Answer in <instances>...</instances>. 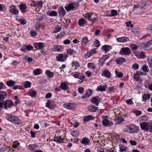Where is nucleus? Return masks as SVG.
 <instances>
[{
  "label": "nucleus",
  "instance_id": "nucleus-23",
  "mask_svg": "<svg viewBox=\"0 0 152 152\" xmlns=\"http://www.w3.org/2000/svg\"><path fill=\"white\" fill-rule=\"evenodd\" d=\"M103 73L104 76L107 78H110L111 76V74L107 69L104 71Z\"/></svg>",
  "mask_w": 152,
  "mask_h": 152
},
{
  "label": "nucleus",
  "instance_id": "nucleus-15",
  "mask_svg": "<svg viewBox=\"0 0 152 152\" xmlns=\"http://www.w3.org/2000/svg\"><path fill=\"white\" fill-rule=\"evenodd\" d=\"M19 8L22 13H24L26 12V10L27 7L25 4H20L19 5Z\"/></svg>",
  "mask_w": 152,
  "mask_h": 152
},
{
  "label": "nucleus",
  "instance_id": "nucleus-57",
  "mask_svg": "<svg viewBox=\"0 0 152 152\" xmlns=\"http://www.w3.org/2000/svg\"><path fill=\"white\" fill-rule=\"evenodd\" d=\"M35 28L37 30L39 31L40 28V23H37L35 25Z\"/></svg>",
  "mask_w": 152,
  "mask_h": 152
},
{
  "label": "nucleus",
  "instance_id": "nucleus-59",
  "mask_svg": "<svg viewBox=\"0 0 152 152\" xmlns=\"http://www.w3.org/2000/svg\"><path fill=\"white\" fill-rule=\"evenodd\" d=\"M37 45L39 48V49H42L44 47V45L43 43L40 42L37 43Z\"/></svg>",
  "mask_w": 152,
  "mask_h": 152
},
{
  "label": "nucleus",
  "instance_id": "nucleus-19",
  "mask_svg": "<svg viewBox=\"0 0 152 152\" xmlns=\"http://www.w3.org/2000/svg\"><path fill=\"white\" fill-rule=\"evenodd\" d=\"M126 61V59L122 57L119 58L115 60L116 63L119 64H120L123 62H125Z\"/></svg>",
  "mask_w": 152,
  "mask_h": 152
},
{
  "label": "nucleus",
  "instance_id": "nucleus-61",
  "mask_svg": "<svg viewBox=\"0 0 152 152\" xmlns=\"http://www.w3.org/2000/svg\"><path fill=\"white\" fill-rule=\"evenodd\" d=\"M126 102L128 104L131 105L132 104H133V102H132V101L131 99L126 100Z\"/></svg>",
  "mask_w": 152,
  "mask_h": 152
},
{
  "label": "nucleus",
  "instance_id": "nucleus-26",
  "mask_svg": "<svg viewBox=\"0 0 152 152\" xmlns=\"http://www.w3.org/2000/svg\"><path fill=\"white\" fill-rule=\"evenodd\" d=\"M94 119V117L93 115H88L84 117L83 120L87 122L91 120H93Z\"/></svg>",
  "mask_w": 152,
  "mask_h": 152
},
{
  "label": "nucleus",
  "instance_id": "nucleus-16",
  "mask_svg": "<svg viewBox=\"0 0 152 152\" xmlns=\"http://www.w3.org/2000/svg\"><path fill=\"white\" fill-rule=\"evenodd\" d=\"M10 8L11 9L10 10V11L11 12L13 13L15 15H17L18 13V10H16L15 6L12 5Z\"/></svg>",
  "mask_w": 152,
  "mask_h": 152
},
{
  "label": "nucleus",
  "instance_id": "nucleus-45",
  "mask_svg": "<svg viewBox=\"0 0 152 152\" xmlns=\"http://www.w3.org/2000/svg\"><path fill=\"white\" fill-rule=\"evenodd\" d=\"M126 148L122 145H120V149L121 152H126Z\"/></svg>",
  "mask_w": 152,
  "mask_h": 152
},
{
  "label": "nucleus",
  "instance_id": "nucleus-30",
  "mask_svg": "<svg viewBox=\"0 0 152 152\" xmlns=\"http://www.w3.org/2000/svg\"><path fill=\"white\" fill-rule=\"evenodd\" d=\"M78 23L79 25L80 26H82L85 24H86V20L85 19L82 18L78 20Z\"/></svg>",
  "mask_w": 152,
  "mask_h": 152
},
{
  "label": "nucleus",
  "instance_id": "nucleus-62",
  "mask_svg": "<svg viewBox=\"0 0 152 152\" xmlns=\"http://www.w3.org/2000/svg\"><path fill=\"white\" fill-rule=\"evenodd\" d=\"M30 6L32 7H37V2L33 1L30 3Z\"/></svg>",
  "mask_w": 152,
  "mask_h": 152
},
{
  "label": "nucleus",
  "instance_id": "nucleus-51",
  "mask_svg": "<svg viewBox=\"0 0 152 152\" xmlns=\"http://www.w3.org/2000/svg\"><path fill=\"white\" fill-rule=\"evenodd\" d=\"M115 90H116V89H115L113 87H109L108 88V93H112V92H114Z\"/></svg>",
  "mask_w": 152,
  "mask_h": 152
},
{
  "label": "nucleus",
  "instance_id": "nucleus-12",
  "mask_svg": "<svg viewBox=\"0 0 152 152\" xmlns=\"http://www.w3.org/2000/svg\"><path fill=\"white\" fill-rule=\"evenodd\" d=\"M144 49L148 50L152 48V40L148 42L144 46Z\"/></svg>",
  "mask_w": 152,
  "mask_h": 152
},
{
  "label": "nucleus",
  "instance_id": "nucleus-32",
  "mask_svg": "<svg viewBox=\"0 0 152 152\" xmlns=\"http://www.w3.org/2000/svg\"><path fill=\"white\" fill-rule=\"evenodd\" d=\"M92 103L96 105L99 104V99L98 97H93L91 100Z\"/></svg>",
  "mask_w": 152,
  "mask_h": 152
},
{
  "label": "nucleus",
  "instance_id": "nucleus-52",
  "mask_svg": "<svg viewBox=\"0 0 152 152\" xmlns=\"http://www.w3.org/2000/svg\"><path fill=\"white\" fill-rule=\"evenodd\" d=\"M147 1H143L142 0L140 2L141 7L143 8L147 4Z\"/></svg>",
  "mask_w": 152,
  "mask_h": 152
},
{
  "label": "nucleus",
  "instance_id": "nucleus-20",
  "mask_svg": "<svg viewBox=\"0 0 152 152\" xmlns=\"http://www.w3.org/2000/svg\"><path fill=\"white\" fill-rule=\"evenodd\" d=\"M111 49L110 46L109 45H104L102 48V50L106 52H107L109 51Z\"/></svg>",
  "mask_w": 152,
  "mask_h": 152
},
{
  "label": "nucleus",
  "instance_id": "nucleus-7",
  "mask_svg": "<svg viewBox=\"0 0 152 152\" xmlns=\"http://www.w3.org/2000/svg\"><path fill=\"white\" fill-rule=\"evenodd\" d=\"M64 107L67 109L72 110L75 107V104L72 103H66L64 104Z\"/></svg>",
  "mask_w": 152,
  "mask_h": 152
},
{
  "label": "nucleus",
  "instance_id": "nucleus-5",
  "mask_svg": "<svg viewBox=\"0 0 152 152\" xmlns=\"http://www.w3.org/2000/svg\"><path fill=\"white\" fill-rule=\"evenodd\" d=\"M140 126L141 129L145 131H147L149 130L150 126L149 124L146 122H144L141 123Z\"/></svg>",
  "mask_w": 152,
  "mask_h": 152
},
{
  "label": "nucleus",
  "instance_id": "nucleus-40",
  "mask_svg": "<svg viewBox=\"0 0 152 152\" xmlns=\"http://www.w3.org/2000/svg\"><path fill=\"white\" fill-rule=\"evenodd\" d=\"M148 63L149 66L152 67V56H149L148 58Z\"/></svg>",
  "mask_w": 152,
  "mask_h": 152
},
{
  "label": "nucleus",
  "instance_id": "nucleus-18",
  "mask_svg": "<svg viewBox=\"0 0 152 152\" xmlns=\"http://www.w3.org/2000/svg\"><path fill=\"white\" fill-rule=\"evenodd\" d=\"M107 85H104L103 86L100 85L96 89L97 91H104L106 90Z\"/></svg>",
  "mask_w": 152,
  "mask_h": 152
},
{
  "label": "nucleus",
  "instance_id": "nucleus-33",
  "mask_svg": "<svg viewBox=\"0 0 152 152\" xmlns=\"http://www.w3.org/2000/svg\"><path fill=\"white\" fill-rule=\"evenodd\" d=\"M108 58V57L107 55L104 56L100 58L99 60L100 63L102 64L105 63V61Z\"/></svg>",
  "mask_w": 152,
  "mask_h": 152
},
{
  "label": "nucleus",
  "instance_id": "nucleus-9",
  "mask_svg": "<svg viewBox=\"0 0 152 152\" xmlns=\"http://www.w3.org/2000/svg\"><path fill=\"white\" fill-rule=\"evenodd\" d=\"M13 102L11 100H8L4 102V107L7 109L8 108H10L13 106Z\"/></svg>",
  "mask_w": 152,
  "mask_h": 152
},
{
  "label": "nucleus",
  "instance_id": "nucleus-17",
  "mask_svg": "<svg viewBox=\"0 0 152 152\" xmlns=\"http://www.w3.org/2000/svg\"><path fill=\"white\" fill-rule=\"evenodd\" d=\"M96 51L94 50H92L87 52L84 56L86 58L89 57L92 55L96 53Z\"/></svg>",
  "mask_w": 152,
  "mask_h": 152
},
{
  "label": "nucleus",
  "instance_id": "nucleus-54",
  "mask_svg": "<svg viewBox=\"0 0 152 152\" xmlns=\"http://www.w3.org/2000/svg\"><path fill=\"white\" fill-rule=\"evenodd\" d=\"M92 15V13L90 14L89 13H87L86 14H85V17L88 18V19L90 20L91 18V16Z\"/></svg>",
  "mask_w": 152,
  "mask_h": 152
},
{
  "label": "nucleus",
  "instance_id": "nucleus-38",
  "mask_svg": "<svg viewBox=\"0 0 152 152\" xmlns=\"http://www.w3.org/2000/svg\"><path fill=\"white\" fill-rule=\"evenodd\" d=\"M71 134L74 137H77L79 136V132L78 131H73L71 132Z\"/></svg>",
  "mask_w": 152,
  "mask_h": 152
},
{
  "label": "nucleus",
  "instance_id": "nucleus-53",
  "mask_svg": "<svg viewBox=\"0 0 152 152\" xmlns=\"http://www.w3.org/2000/svg\"><path fill=\"white\" fill-rule=\"evenodd\" d=\"M25 60H27L29 62H31L32 61V59L30 57H28L27 56H25L24 57Z\"/></svg>",
  "mask_w": 152,
  "mask_h": 152
},
{
  "label": "nucleus",
  "instance_id": "nucleus-60",
  "mask_svg": "<svg viewBox=\"0 0 152 152\" xmlns=\"http://www.w3.org/2000/svg\"><path fill=\"white\" fill-rule=\"evenodd\" d=\"M64 34L65 33L64 32H61L56 36V37L57 38H59L64 36Z\"/></svg>",
  "mask_w": 152,
  "mask_h": 152
},
{
  "label": "nucleus",
  "instance_id": "nucleus-11",
  "mask_svg": "<svg viewBox=\"0 0 152 152\" xmlns=\"http://www.w3.org/2000/svg\"><path fill=\"white\" fill-rule=\"evenodd\" d=\"M116 40L118 42H127L129 40V39L127 37H123L117 38Z\"/></svg>",
  "mask_w": 152,
  "mask_h": 152
},
{
  "label": "nucleus",
  "instance_id": "nucleus-3",
  "mask_svg": "<svg viewBox=\"0 0 152 152\" xmlns=\"http://www.w3.org/2000/svg\"><path fill=\"white\" fill-rule=\"evenodd\" d=\"M131 53V50L128 47L122 48L119 52V54L122 55H129Z\"/></svg>",
  "mask_w": 152,
  "mask_h": 152
},
{
  "label": "nucleus",
  "instance_id": "nucleus-56",
  "mask_svg": "<svg viewBox=\"0 0 152 152\" xmlns=\"http://www.w3.org/2000/svg\"><path fill=\"white\" fill-rule=\"evenodd\" d=\"M139 67V65L136 63L134 64L132 66V68L135 70H137Z\"/></svg>",
  "mask_w": 152,
  "mask_h": 152
},
{
  "label": "nucleus",
  "instance_id": "nucleus-44",
  "mask_svg": "<svg viewBox=\"0 0 152 152\" xmlns=\"http://www.w3.org/2000/svg\"><path fill=\"white\" fill-rule=\"evenodd\" d=\"M12 147L16 148L18 147L20 145V143L17 141H15L13 142Z\"/></svg>",
  "mask_w": 152,
  "mask_h": 152
},
{
  "label": "nucleus",
  "instance_id": "nucleus-22",
  "mask_svg": "<svg viewBox=\"0 0 152 152\" xmlns=\"http://www.w3.org/2000/svg\"><path fill=\"white\" fill-rule=\"evenodd\" d=\"M59 87L60 88L64 90H67L68 88V87L65 82H63L61 83Z\"/></svg>",
  "mask_w": 152,
  "mask_h": 152
},
{
  "label": "nucleus",
  "instance_id": "nucleus-37",
  "mask_svg": "<svg viewBox=\"0 0 152 152\" xmlns=\"http://www.w3.org/2000/svg\"><path fill=\"white\" fill-rule=\"evenodd\" d=\"M53 49L55 51H60L62 49V47L60 45H55L53 48Z\"/></svg>",
  "mask_w": 152,
  "mask_h": 152
},
{
  "label": "nucleus",
  "instance_id": "nucleus-39",
  "mask_svg": "<svg viewBox=\"0 0 152 152\" xmlns=\"http://www.w3.org/2000/svg\"><path fill=\"white\" fill-rule=\"evenodd\" d=\"M15 82L12 80H8L6 82V84L9 86H11L15 84Z\"/></svg>",
  "mask_w": 152,
  "mask_h": 152
},
{
  "label": "nucleus",
  "instance_id": "nucleus-29",
  "mask_svg": "<svg viewBox=\"0 0 152 152\" xmlns=\"http://www.w3.org/2000/svg\"><path fill=\"white\" fill-rule=\"evenodd\" d=\"M65 7L67 11H68L70 10H73L74 8V7L73 4L69 3L67 6H65Z\"/></svg>",
  "mask_w": 152,
  "mask_h": 152
},
{
  "label": "nucleus",
  "instance_id": "nucleus-63",
  "mask_svg": "<svg viewBox=\"0 0 152 152\" xmlns=\"http://www.w3.org/2000/svg\"><path fill=\"white\" fill-rule=\"evenodd\" d=\"M117 15V11L115 10H112L111 15L112 16H115Z\"/></svg>",
  "mask_w": 152,
  "mask_h": 152
},
{
  "label": "nucleus",
  "instance_id": "nucleus-34",
  "mask_svg": "<svg viewBox=\"0 0 152 152\" xmlns=\"http://www.w3.org/2000/svg\"><path fill=\"white\" fill-rule=\"evenodd\" d=\"M42 73V69H37L33 70V73L35 75H38Z\"/></svg>",
  "mask_w": 152,
  "mask_h": 152
},
{
  "label": "nucleus",
  "instance_id": "nucleus-14",
  "mask_svg": "<svg viewBox=\"0 0 152 152\" xmlns=\"http://www.w3.org/2000/svg\"><path fill=\"white\" fill-rule=\"evenodd\" d=\"M88 109L90 112H94L96 111L97 107L94 105H91L88 107Z\"/></svg>",
  "mask_w": 152,
  "mask_h": 152
},
{
  "label": "nucleus",
  "instance_id": "nucleus-36",
  "mask_svg": "<svg viewBox=\"0 0 152 152\" xmlns=\"http://www.w3.org/2000/svg\"><path fill=\"white\" fill-rule=\"evenodd\" d=\"M37 147V145L35 144H30L28 146V148L31 151L34 150Z\"/></svg>",
  "mask_w": 152,
  "mask_h": 152
},
{
  "label": "nucleus",
  "instance_id": "nucleus-10",
  "mask_svg": "<svg viewBox=\"0 0 152 152\" xmlns=\"http://www.w3.org/2000/svg\"><path fill=\"white\" fill-rule=\"evenodd\" d=\"M58 11L59 15L61 16H64L66 14V11L63 7H60L58 9Z\"/></svg>",
  "mask_w": 152,
  "mask_h": 152
},
{
  "label": "nucleus",
  "instance_id": "nucleus-2",
  "mask_svg": "<svg viewBox=\"0 0 152 152\" xmlns=\"http://www.w3.org/2000/svg\"><path fill=\"white\" fill-rule=\"evenodd\" d=\"M126 131L131 133H136L138 132L139 128L137 126L132 124L127 126L126 128Z\"/></svg>",
  "mask_w": 152,
  "mask_h": 152
},
{
  "label": "nucleus",
  "instance_id": "nucleus-43",
  "mask_svg": "<svg viewBox=\"0 0 152 152\" xmlns=\"http://www.w3.org/2000/svg\"><path fill=\"white\" fill-rule=\"evenodd\" d=\"M46 75L49 77H52L53 76V73L50 72V71L49 70H48L46 71Z\"/></svg>",
  "mask_w": 152,
  "mask_h": 152
},
{
  "label": "nucleus",
  "instance_id": "nucleus-41",
  "mask_svg": "<svg viewBox=\"0 0 152 152\" xmlns=\"http://www.w3.org/2000/svg\"><path fill=\"white\" fill-rule=\"evenodd\" d=\"M67 54L71 55L75 53L76 52L73 49L71 48H68L67 50Z\"/></svg>",
  "mask_w": 152,
  "mask_h": 152
},
{
  "label": "nucleus",
  "instance_id": "nucleus-46",
  "mask_svg": "<svg viewBox=\"0 0 152 152\" xmlns=\"http://www.w3.org/2000/svg\"><path fill=\"white\" fill-rule=\"evenodd\" d=\"M31 83L29 81H26L24 84V87L25 88H30L31 86Z\"/></svg>",
  "mask_w": 152,
  "mask_h": 152
},
{
  "label": "nucleus",
  "instance_id": "nucleus-24",
  "mask_svg": "<svg viewBox=\"0 0 152 152\" xmlns=\"http://www.w3.org/2000/svg\"><path fill=\"white\" fill-rule=\"evenodd\" d=\"M72 66L74 69H77L80 66V64L78 62L73 61L72 63Z\"/></svg>",
  "mask_w": 152,
  "mask_h": 152
},
{
  "label": "nucleus",
  "instance_id": "nucleus-35",
  "mask_svg": "<svg viewBox=\"0 0 152 152\" xmlns=\"http://www.w3.org/2000/svg\"><path fill=\"white\" fill-rule=\"evenodd\" d=\"M28 95L31 97H34L36 94V91L34 90H30L28 92Z\"/></svg>",
  "mask_w": 152,
  "mask_h": 152
},
{
  "label": "nucleus",
  "instance_id": "nucleus-48",
  "mask_svg": "<svg viewBox=\"0 0 152 152\" xmlns=\"http://www.w3.org/2000/svg\"><path fill=\"white\" fill-rule=\"evenodd\" d=\"M88 67L90 69H94L95 68L94 64L92 63H89L88 64Z\"/></svg>",
  "mask_w": 152,
  "mask_h": 152
},
{
  "label": "nucleus",
  "instance_id": "nucleus-49",
  "mask_svg": "<svg viewBox=\"0 0 152 152\" xmlns=\"http://www.w3.org/2000/svg\"><path fill=\"white\" fill-rule=\"evenodd\" d=\"M57 15V12L56 11H52L49 14V15L51 16H56Z\"/></svg>",
  "mask_w": 152,
  "mask_h": 152
},
{
  "label": "nucleus",
  "instance_id": "nucleus-25",
  "mask_svg": "<svg viewBox=\"0 0 152 152\" xmlns=\"http://www.w3.org/2000/svg\"><path fill=\"white\" fill-rule=\"evenodd\" d=\"M72 75L73 76L75 77V78H78L80 79L83 80L84 79V76H82L81 77L79 75V73L78 72H75L72 73Z\"/></svg>",
  "mask_w": 152,
  "mask_h": 152
},
{
  "label": "nucleus",
  "instance_id": "nucleus-13",
  "mask_svg": "<svg viewBox=\"0 0 152 152\" xmlns=\"http://www.w3.org/2000/svg\"><path fill=\"white\" fill-rule=\"evenodd\" d=\"M90 142V140L86 137H84L83 138L81 143L85 145H89Z\"/></svg>",
  "mask_w": 152,
  "mask_h": 152
},
{
  "label": "nucleus",
  "instance_id": "nucleus-8",
  "mask_svg": "<svg viewBox=\"0 0 152 152\" xmlns=\"http://www.w3.org/2000/svg\"><path fill=\"white\" fill-rule=\"evenodd\" d=\"M102 124L104 126H112L113 124V123L111 121H109L106 119H104L102 121Z\"/></svg>",
  "mask_w": 152,
  "mask_h": 152
},
{
  "label": "nucleus",
  "instance_id": "nucleus-28",
  "mask_svg": "<svg viewBox=\"0 0 152 152\" xmlns=\"http://www.w3.org/2000/svg\"><path fill=\"white\" fill-rule=\"evenodd\" d=\"M54 141L58 143H61L63 142V140L61 136H58L54 137Z\"/></svg>",
  "mask_w": 152,
  "mask_h": 152
},
{
  "label": "nucleus",
  "instance_id": "nucleus-21",
  "mask_svg": "<svg viewBox=\"0 0 152 152\" xmlns=\"http://www.w3.org/2000/svg\"><path fill=\"white\" fill-rule=\"evenodd\" d=\"M7 96L6 93L4 91H0V100L4 99Z\"/></svg>",
  "mask_w": 152,
  "mask_h": 152
},
{
  "label": "nucleus",
  "instance_id": "nucleus-50",
  "mask_svg": "<svg viewBox=\"0 0 152 152\" xmlns=\"http://www.w3.org/2000/svg\"><path fill=\"white\" fill-rule=\"evenodd\" d=\"M142 70L144 72H147L149 71V69L148 66L146 65H145L143 66L142 67Z\"/></svg>",
  "mask_w": 152,
  "mask_h": 152
},
{
  "label": "nucleus",
  "instance_id": "nucleus-1",
  "mask_svg": "<svg viewBox=\"0 0 152 152\" xmlns=\"http://www.w3.org/2000/svg\"><path fill=\"white\" fill-rule=\"evenodd\" d=\"M6 119L15 124L19 125L21 123L20 120L16 116L12 115H8L6 116Z\"/></svg>",
  "mask_w": 152,
  "mask_h": 152
},
{
  "label": "nucleus",
  "instance_id": "nucleus-6",
  "mask_svg": "<svg viewBox=\"0 0 152 152\" xmlns=\"http://www.w3.org/2000/svg\"><path fill=\"white\" fill-rule=\"evenodd\" d=\"M56 106V104L52 101L48 100L46 104V106L50 109L54 108Z\"/></svg>",
  "mask_w": 152,
  "mask_h": 152
},
{
  "label": "nucleus",
  "instance_id": "nucleus-47",
  "mask_svg": "<svg viewBox=\"0 0 152 152\" xmlns=\"http://www.w3.org/2000/svg\"><path fill=\"white\" fill-rule=\"evenodd\" d=\"M115 73L116 76L118 78L122 77L123 75V73L121 72H118L116 70L115 71Z\"/></svg>",
  "mask_w": 152,
  "mask_h": 152
},
{
  "label": "nucleus",
  "instance_id": "nucleus-31",
  "mask_svg": "<svg viewBox=\"0 0 152 152\" xmlns=\"http://www.w3.org/2000/svg\"><path fill=\"white\" fill-rule=\"evenodd\" d=\"M150 98V94H144L142 96V101L145 102L146 100L149 99Z\"/></svg>",
  "mask_w": 152,
  "mask_h": 152
},
{
  "label": "nucleus",
  "instance_id": "nucleus-27",
  "mask_svg": "<svg viewBox=\"0 0 152 152\" xmlns=\"http://www.w3.org/2000/svg\"><path fill=\"white\" fill-rule=\"evenodd\" d=\"M89 41L88 38L86 37H84L82 39L81 42V45L82 46H84Z\"/></svg>",
  "mask_w": 152,
  "mask_h": 152
},
{
  "label": "nucleus",
  "instance_id": "nucleus-42",
  "mask_svg": "<svg viewBox=\"0 0 152 152\" xmlns=\"http://www.w3.org/2000/svg\"><path fill=\"white\" fill-rule=\"evenodd\" d=\"M148 119V117L146 115H143L140 118V120L141 121H146Z\"/></svg>",
  "mask_w": 152,
  "mask_h": 152
},
{
  "label": "nucleus",
  "instance_id": "nucleus-64",
  "mask_svg": "<svg viewBox=\"0 0 152 152\" xmlns=\"http://www.w3.org/2000/svg\"><path fill=\"white\" fill-rule=\"evenodd\" d=\"M97 151L98 152H104V149L100 147H98L97 148Z\"/></svg>",
  "mask_w": 152,
  "mask_h": 152
},
{
  "label": "nucleus",
  "instance_id": "nucleus-4",
  "mask_svg": "<svg viewBox=\"0 0 152 152\" xmlns=\"http://www.w3.org/2000/svg\"><path fill=\"white\" fill-rule=\"evenodd\" d=\"M68 56L66 54H59L56 56V59L58 61L61 62H64L66 60Z\"/></svg>",
  "mask_w": 152,
  "mask_h": 152
},
{
  "label": "nucleus",
  "instance_id": "nucleus-58",
  "mask_svg": "<svg viewBox=\"0 0 152 152\" xmlns=\"http://www.w3.org/2000/svg\"><path fill=\"white\" fill-rule=\"evenodd\" d=\"M139 56L140 58H144L145 57V53L144 52H141L139 54Z\"/></svg>",
  "mask_w": 152,
  "mask_h": 152
},
{
  "label": "nucleus",
  "instance_id": "nucleus-55",
  "mask_svg": "<svg viewBox=\"0 0 152 152\" xmlns=\"http://www.w3.org/2000/svg\"><path fill=\"white\" fill-rule=\"evenodd\" d=\"M88 97L91 95L92 94V90L91 89H88L87 90L86 93Z\"/></svg>",
  "mask_w": 152,
  "mask_h": 152
}]
</instances>
